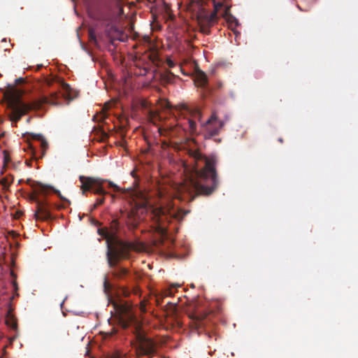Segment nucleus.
<instances>
[{
	"mask_svg": "<svg viewBox=\"0 0 358 358\" xmlns=\"http://www.w3.org/2000/svg\"><path fill=\"white\" fill-rule=\"evenodd\" d=\"M213 11L209 13L206 9H201L196 17L197 22L200 27L201 32L205 34H210V27L214 26L218 21V13L220 14L224 10L226 6H229L226 2H217L215 0H213Z\"/></svg>",
	"mask_w": 358,
	"mask_h": 358,
	"instance_id": "5",
	"label": "nucleus"
},
{
	"mask_svg": "<svg viewBox=\"0 0 358 358\" xmlns=\"http://www.w3.org/2000/svg\"><path fill=\"white\" fill-rule=\"evenodd\" d=\"M47 192H45L44 193H36L34 191V193L30 194L29 195V199L33 201V202H35L36 204L37 205L38 203H39L41 200H39L37 197V195L38 194H45Z\"/></svg>",
	"mask_w": 358,
	"mask_h": 358,
	"instance_id": "25",
	"label": "nucleus"
},
{
	"mask_svg": "<svg viewBox=\"0 0 358 358\" xmlns=\"http://www.w3.org/2000/svg\"><path fill=\"white\" fill-rule=\"evenodd\" d=\"M159 131L162 134V129L160 127H159Z\"/></svg>",
	"mask_w": 358,
	"mask_h": 358,
	"instance_id": "39",
	"label": "nucleus"
},
{
	"mask_svg": "<svg viewBox=\"0 0 358 358\" xmlns=\"http://www.w3.org/2000/svg\"><path fill=\"white\" fill-rule=\"evenodd\" d=\"M108 185L110 187H113L114 189L115 192H119L122 191V189L118 187L117 185H115L114 182L109 181Z\"/></svg>",
	"mask_w": 358,
	"mask_h": 358,
	"instance_id": "29",
	"label": "nucleus"
},
{
	"mask_svg": "<svg viewBox=\"0 0 358 358\" xmlns=\"http://www.w3.org/2000/svg\"><path fill=\"white\" fill-rule=\"evenodd\" d=\"M141 245L136 243L132 242H118V248H112L111 244L108 245L107 259L110 267L115 266L117 262L121 258H127L131 250L138 251L141 250Z\"/></svg>",
	"mask_w": 358,
	"mask_h": 358,
	"instance_id": "7",
	"label": "nucleus"
},
{
	"mask_svg": "<svg viewBox=\"0 0 358 358\" xmlns=\"http://www.w3.org/2000/svg\"><path fill=\"white\" fill-rule=\"evenodd\" d=\"M2 76V75L0 73V78Z\"/></svg>",
	"mask_w": 358,
	"mask_h": 358,
	"instance_id": "43",
	"label": "nucleus"
},
{
	"mask_svg": "<svg viewBox=\"0 0 358 358\" xmlns=\"http://www.w3.org/2000/svg\"><path fill=\"white\" fill-rule=\"evenodd\" d=\"M119 227V222L117 219H113L110 222V229H108L113 240L116 238Z\"/></svg>",
	"mask_w": 358,
	"mask_h": 358,
	"instance_id": "19",
	"label": "nucleus"
},
{
	"mask_svg": "<svg viewBox=\"0 0 358 358\" xmlns=\"http://www.w3.org/2000/svg\"><path fill=\"white\" fill-rule=\"evenodd\" d=\"M278 141H279L280 143H282V142H283V140H282V138H280L278 139Z\"/></svg>",
	"mask_w": 358,
	"mask_h": 358,
	"instance_id": "38",
	"label": "nucleus"
},
{
	"mask_svg": "<svg viewBox=\"0 0 358 358\" xmlns=\"http://www.w3.org/2000/svg\"><path fill=\"white\" fill-rule=\"evenodd\" d=\"M111 288L110 284L108 282V278L106 277L103 281V289L105 292H108Z\"/></svg>",
	"mask_w": 358,
	"mask_h": 358,
	"instance_id": "27",
	"label": "nucleus"
},
{
	"mask_svg": "<svg viewBox=\"0 0 358 358\" xmlns=\"http://www.w3.org/2000/svg\"><path fill=\"white\" fill-rule=\"evenodd\" d=\"M43 66V65H38V69H39L40 68H41Z\"/></svg>",
	"mask_w": 358,
	"mask_h": 358,
	"instance_id": "40",
	"label": "nucleus"
},
{
	"mask_svg": "<svg viewBox=\"0 0 358 358\" xmlns=\"http://www.w3.org/2000/svg\"><path fill=\"white\" fill-rule=\"evenodd\" d=\"M194 118L195 120H197L199 122H201V113L199 110H195L194 114Z\"/></svg>",
	"mask_w": 358,
	"mask_h": 358,
	"instance_id": "31",
	"label": "nucleus"
},
{
	"mask_svg": "<svg viewBox=\"0 0 358 358\" xmlns=\"http://www.w3.org/2000/svg\"><path fill=\"white\" fill-rule=\"evenodd\" d=\"M231 6H226L224 10L221 13L228 24L229 28L236 34H238L236 29L240 24L238 20L230 13Z\"/></svg>",
	"mask_w": 358,
	"mask_h": 358,
	"instance_id": "10",
	"label": "nucleus"
},
{
	"mask_svg": "<svg viewBox=\"0 0 358 358\" xmlns=\"http://www.w3.org/2000/svg\"><path fill=\"white\" fill-rule=\"evenodd\" d=\"M3 155H4V164H6L9 162L10 158H9L8 154L6 151L3 152Z\"/></svg>",
	"mask_w": 358,
	"mask_h": 358,
	"instance_id": "33",
	"label": "nucleus"
},
{
	"mask_svg": "<svg viewBox=\"0 0 358 358\" xmlns=\"http://www.w3.org/2000/svg\"><path fill=\"white\" fill-rule=\"evenodd\" d=\"M96 224H97V225H100V223H99V222H97V221H96Z\"/></svg>",
	"mask_w": 358,
	"mask_h": 358,
	"instance_id": "42",
	"label": "nucleus"
},
{
	"mask_svg": "<svg viewBox=\"0 0 358 358\" xmlns=\"http://www.w3.org/2000/svg\"><path fill=\"white\" fill-rule=\"evenodd\" d=\"M148 120L153 124L158 126V123L161 122L162 117L157 112L150 111L148 114Z\"/></svg>",
	"mask_w": 358,
	"mask_h": 358,
	"instance_id": "21",
	"label": "nucleus"
},
{
	"mask_svg": "<svg viewBox=\"0 0 358 358\" xmlns=\"http://www.w3.org/2000/svg\"><path fill=\"white\" fill-rule=\"evenodd\" d=\"M33 138L40 143V147L42 150V156L45 155V150L48 148V142L45 140L43 136L41 134H34Z\"/></svg>",
	"mask_w": 358,
	"mask_h": 358,
	"instance_id": "17",
	"label": "nucleus"
},
{
	"mask_svg": "<svg viewBox=\"0 0 358 358\" xmlns=\"http://www.w3.org/2000/svg\"><path fill=\"white\" fill-rule=\"evenodd\" d=\"M180 285L178 284H174L171 285L170 287L164 289L163 292V296H171L174 294L173 289H176L177 287H179Z\"/></svg>",
	"mask_w": 358,
	"mask_h": 358,
	"instance_id": "23",
	"label": "nucleus"
},
{
	"mask_svg": "<svg viewBox=\"0 0 358 358\" xmlns=\"http://www.w3.org/2000/svg\"><path fill=\"white\" fill-rule=\"evenodd\" d=\"M166 64L169 68H173L175 66V63L170 59H167Z\"/></svg>",
	"mask_w": 358,
	"mask_h": 358,
	"instance_id": "34",
	"label": "nucleus"
},
{
	"mask_svg": "<svg viewBox=\"0 0 358 358\" xmlns=\"http://www.w3.org/2000/svg\"><path fill=\"white\" fill-rule=\"evenodd\" d=\"M187 124V127L185 128V129H187L192 134L196 131V124L195 120L188 119Z\"/></svg>",
	"mask_w": 358,
	"mask_h": 358,
	"instance_id": "24",
	"label": "nucleus"
},
{
	"mask_svg": "<svg viewBox=\"0 0 358 358\" xmlns=\"http://www.w3.org/2000/svg\"><path fill=\"white\" fill-rule=\"evenodd\" d=\"M22 181H23L22 180H20L18 181V183H19V184H20L21 182H22Z\"/></svg>",
	"mask_w": 358,
	"mask_h": 358,
	"instance_id": "41",
	"label": "nucleus"
},
{
	"mask_svg": "<svg viewBox=\"0 0 358 358\" xmlns=\"http://www.w3.org/2000/svg\"><path fill=\"white\" fill-rule=\"evenodd\" d=\"M13 178H11V180L9 181L7 178H2L1 183L4 187H8L10 186V183L13 182Z\"/></svg>",
	"mask_w": 358,
	"mask_h": 358,
	"instance_id": "26",
	"label": "nucleus"
},
{
	"mask_svg": "<svg viewBox=\"0 0 358 358\" xmlns=\"http://www.w3.org/2000/svg\"><path fill=\"white\" fill-rule=\"evenodd\" d=\"M26 164H27V166H31L30 162H27V161L26 162Z\"/></svg>",
	"mask_w": 358,
	"mask_h": 358,
	"instance_id": "37",
	"label": "nucleus"
},
{
	"mask_svg": "<svg viewBox=\"0 0 358 358\" xmlns=\"http://www.w3.org/2000/svg\"><path fill=\"white\" fill-rule=\"evenodd\" d=\"M34 217L36 219H39L41 220H46L51 218V213L48 206V204L43 201H41L36 205V210L34 213Z\"/></svg>",
	"mask_w": 358,
	"mask_h": 358,
	"instance_id": "9",
	"label": "nucleus"
},
{
	"mask_svg": "<svg viewBox=\"0 0 358 358\" xmlns=\"http://www.w3.org/2000/svg\"><path fill=\"white\" fill-rule=\"evenodd\" d=\"M174 78V74L169 71L160 73V79L164 85L171 83Z\"/></svg>",
	"mask_w": 358,
	"mask_h": 358,
	"instance_id": "15",
	"label": "nucleus"
},
{
	"mask_svg": "<svg viewBox=\"0 0 358 358\" xmlns=\"http://www.w3.org/2000/svg\"><path fill=\"white\" fill-rule=\"evenodd\" d=\"M131 174L135 179L134 187L128 190H124L122 193L127 192L129 194V195L133 197V200H134L135 198L144 199V194L141 190L138 189V181L136 180V176L135 175L134 171H131Z\"/></svg>",
	"mask_w": 358,
	"mask_h": 358,
	"instance_id": "11",
	"label": "nucleus"
},
{
	"mask_svg": "<svg viewBox=\"0 0 358 358\" xmlns=\"http://www.w3.org/2000/svg\"><path fill=\"white\" fill-rule=\"evenodd\" d=\"M79 180L81 183L80 186V190L83 195H85L88 192H92L95 194L101 196V197L96 199V202L93 205L94 209L104 203V196L108 194L103 187V185L106 182L105 180L100 178L80 176Z\"/></svg>",
	"mask_w": 358,
	"mask_h": 358,
	"instance_id": "6",
	"label": "nucleus"
},
{
	"mask_svg": "<svg viewBox=\"0 0 358 358\" xmlns=\"http://www.w3.org/2000/svg\"><path fill=\"white\" fill-rule=\"evenodd\" d=\"M188 155L195 164L194 175L184 184L182 191L192 201L196 196L211 195L218 188L220 181L216 171V159L214 156L206 157L199 150L189 149Z\"/></svg>",
	"mask_w": 358,
	"mask_h": 358,
	"instance_id": "1",
	"label": "nucleus"
},
{
	"mask_svg": "<svg viewBox=\"0 0 358 358\" xmlns=\"http://www.w3.org/2000/svg\"><path fill=\"white\" fill-rule=\"evenodd\" d=\"M206 317V315H198L197 313L192 314L190 317L196 320H202Z\"/></svg>",
	"mask_w": 358,
	"mask_h": 358,
	"instance_id": "28",
	"label": "nucleus"
},
{
	"mask_svg": "<svg viewBox=\"0 0 358 358\" xmlns=\"http://www.w3.org/2000/svg\"><path fill=\"white\" fill-rule=\"evenodd\" d=\"M194 83L197 87L203 89L207 88L208 80L206 74L203 71H198L195 76Z\"/></svg>",
	"mask_w": 358,
	"mask_h": 358,
	"instance_id": "12",
	"label": "nucleus"
},
{
	"mask_svg": "<svg viewBox=\"0 0 358 358\" xmlns=\"http://www.w3.org/2000/svg\"><path fill=\"white\" fill-rule=\"evenodd\" d=\"M145 206V202L143 201L141 203H135V207L131 208V209L127 213V216L129 220H135V217L137 214V210L138 208H143Z\"/></svg>",
	"mask_w": 358,
	"mask_h": 358,
	"instance_id": "16",
	"label": "nucleus"
},
{
	"mask_svg": "<svg viewBox=\"0 0 358 358\" xmlns=\"http://www.w3.org/2000/svg\"><path fill=\"white\" fill-rule=\"evenodd\" d=\"M97 233L101 237L106 239L108 245L111 244V241H113V239L111 235L110 234L109 230L107 227L98 229Z\"/></svg>",
	"mask_w": 358,
	"mask_h": 358,
	"instance_id": "18",
	"label": "nucleus"
},
{
	"mask_svg": "<svg viewBox=\"0 0 358 358\" xmlns=\"http://www.w3.org/2000/svg\"><path fill=\"white\" fill-rule=\"evenodd\" d=\"M8 311L6 315V324L12 329H15L17 327V322L15 316L12 313L13 308L10 302L8 303Z\"/></svg>",
	"mask_w": 358,
	"mask_h": 358,
	"instance_id": "14",
	"label": "nucleus"
},
{
	"mask_svg": "<svg viewBox=\"0 0 358 358\" xmlns=\"http://www.w3.org/2000/svg\"><path fill=\"white\" fill-rule=\"evenodd\" d=\"M6 96H9L8 105L12 110L10 115V119L15 123H17L21 119L22 116L27 114L29 111L31 110H38L44 104L49 103L55 106L60 104L59 101V92H52L49 96H43L29 103L22 101L14 94H6Z\"/></svg>",
	"mask_w": 358,
	"mask_h": 358,
	"instance_id": "3",
	"label": "nucleus"
},
{
	"mask_svg": "<svg viewBox=\"0 0 358 358\" xmlns=\"http://www.w3.org/2000/svg\"><path fill=\"white\" fill-rule=\"evenodd\" d=\"M215 141L217 142V143H220L221 141V139L220 138L215 139Z\"/></svg>",
	"mask_w": 358,
	"mask_h": 358,
	"instance_id": "36",
	"label": "nucleus"
},
{
	"mask_svg": "<svg viewBox=\"0 0 358 358\" xmlns=\"http://www.w3.org/2000/svg\"><path fill=\"white\" fill-rule=\"evenodd\" d=\"M62 87L64 89V90H65L66 92H69L70 90H71V87L69 85L66 84V83H62Z\"/></svg>",
	"mask_w": 358,
	"mask_h": 358,
	"instance_id": "32",
	"label": "nucleus"
},
{
	"mask_svg": "<svg viewBox=\"0 0 358 358\" xmlns=\"http://www.w3.org/2000/svg\"><path fill=\"white\" fill-rule=\"evenodd\" d=\"M26 183L29 185L36 193H44L51 188L41 182L33 181L31 179H27Z\"/></svg>",
	"mask_w": 358,
	"mask_h": 358,
	"instance_id": "13",
	"label": "nucleus"
},
{
	"mask_svg": "<svg viewBox=\"0 0 358 358\" xmlns=\"http://www.w3.org/2000/svg\"><path fill=\"white\" fill-rule=\"evenodd\" d=\"M224 125L223 120H219L215 113L212 114L206 122L201 123L204 138L210 139L218 135Z\"/></svg>",
	"mask_w": 358,
	"mask_h": 358,
	"instance_id": "8",
	"label": "nucleus"
},
{
	"mask_svg": "<svg viewBox=\"0 0 358 358\" xmlns=\"http://www.w3.org/2000/svg\"><path fill=\"white\" fill-rule=\"evenodd\" d=\"M114 308L120 315V323L123 329H127L131 325L135 326L136 331V339L138 345L136 347V353L138 356L149 355L155 352L154 342L145 338L140 332V324L132 313V307L127 302L120 301L114 303Z\"/></svg>",
	"mask_w": 358,
	"mask_h": 358,
	"instance_id": "2",
	"label": "nucleus"
},
{
	"mask_svg": "<svg viewBox=\"0 0 358 358\" xmlns=\"http://www.w3.org/2000/svg\"><path fill=\"white\" fill-rule=\"evenodd\" d=\"M128 273V270L122 267L116 268L113 272V275L117 279H122Z\"/></svg>",
	"mask_w": 358,
	"mask_h": 358,
	"instance_id": "20",
	"label": "nucleus"
},
{
	"mask_svg": "<svg viewBox=\"0 0 358 358\" xmlns=\"http://www.w3.org/2000/svg\"><path fill=\"white\" fill-rule=\"evenodd\" d=\"M23 82H24V79H23V78H17V79H16V80H15V83H16V84H17V85H18V84H21V83H22Z\"/></svg>",
	"mask_w": 358,
	"mask_h": 358,
	"instance_id": "35",
	"label": "nucleus"
},
{
	"mask_svg": "<svg viewBox=\"0 0 358 358\" xmlns=\"http://www.w3.org/2000/svg\"><path fill=\"white\" fill-rule=\"evenodd\" d=\"M55 193L57 194L58 195V196L64 201H65L66 203H67L68 204H70V201L66 199V198H64L60 193V192L59 190H56L55 189L54 190Z\"/></svg>",
	"mask_w": 358,
	"mask_h": 358,
	"instance_id": "30",
	"label": "nucleus"
},
{
	"mask_svg": "<svg viewBox=\"0 0 358 358\" xmlns=\"http://www.w3.org/2000/svg\"><path fill=\"white\" fill-rule=\"evenodd\" d=\"M187 213V212H185L180 216V212L175 213L171 209L162 207L151 208L150 217L155 225L156 231L162 236H165L167 234V225L171 220L182 218Z\"/></svg>",
	"mask_w": 358,
	"mask_h": 358,
	"instance_id": "4",
	"label": "nucleus"
},
{
	"mask_svg": "<svg viewBox=\"0 0 358 358\" xmlns=\"http://www.w3.org/2000/svg\"><path fill=\"white\" fill-rule=\"evenodd\" d=\"M96 139L100 142H104L109 138V135L101 128L98 129L96 131Z\"/></svg>",
	"mask_w": 358,
	"mask_h": 358,
	"instance_id": "22",
	"label": "nucleus"
}]
</instances>
